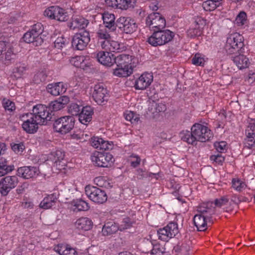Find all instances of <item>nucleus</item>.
I'll return each instance as SVG.
<instances>
[{
    "mask_svg": "<svg viewBox=\"0 0 255 255\" xmlns=\"http://www.w3.org/2000/svg\"><path fill=\"white\" fill-rule=\"evenodd\" d=\"M43 30V25L41 23H37L33 25L30 31L35 33L38 37H41L40 35Z\"/></svg>",
    "mask_w": 255,
    "mask_h": 255,
    "instance_id": "5fc2aeb1",
    "label": "nucleus"
},
{
    "mask_svg": "<svg viewBox=\"0 0 255 255\" xmlns=\"http://www.w3.org/2000/svg\"><path fill=\"white\" fill-rule=\"evenodd\" d=\"M116 28L127 34H130L136 30L137 25L133 19L130 17H120L116 21Z\"/></svg>",
    "mask_w": 255,
    "mask_h": 255,
    "instance_id": "f8f14e48",
    "label": "nucleus"
},
{
    "mask_svg": "<svg viewBox=\"0 0 255 255\" xmlns=\"http://www.w3.org/2000/svg\"><path fill=\"white\" fill-rule=\"evenodd\" d=\"M232 187L237 191H241L246 187V183L239 178H233L232 180Z\"/></svg>",
    "mask_w": 255,
    "mask_h": 255,
    "instance_id": "4c0bfd02",
    "label": "nucleus"
},
{
    "mask_svg": "<svg viewBox=\"0 0 255 255\" xmlns=\"http://www.w3.org/2000/svg\"><path fill=\"white\" fill-rule=\"evenodd\" d=\"M25 115H23L21 117L22 120L24 122L22 125V128L24 130L29 133H34L37 131L38 128V125L40 124L36 122L34 118L30 116L27 119H25Z\"/></svg>",
    "mask_w": 255,
    "mask_h": 255,
    "instance_id": "a211bd4d",
    "label": "nucleus"
},
{
    "mask_svg": "<svg viewBox=\"0 0 255 255\" xmlns=\"http://www.w3.org/2000/svg\"><path fill=\"white\" fill-rule=\"evenodd\" d=\"M75 226L79 230L88 231L92 228L93 222L89 218L83 217L76 221Z\"/></svg>",
    "mask_w": 255,
    "mask_h": 255,
    "instance_id": "393cba45",
    "label": "nucleus"
},
{
    "mask_svg": "<svg viewBox=\"0 0 255 255\" xmlns=\"http://www.w3.org/2000/svg\"><path fill=\"white\" fill-rule=\"evenodd\" d=\"M23 40L28 43H32L33 46H38L41 45L43 42L41 37H38L35 35L30 30L26 32L23 36Z\"/></svg>",
    "mask_w": 255,
    "mask_h": 255,
    "instance_id": "5701e85b",
    "label": "nucleus"
},
{
    "mask_svg": "<svg viewBox=\"0 0 255 255\" xmlns=\"http://www.w3.org/2000/svg\"><path fill=\"white\" fill-rule=\"evenodd\" d=\"M56 195L54 194L48 195L44 198L39 204V207L44 209H48L54 206L57 201Z\"/></svg>",
    "mask_w": 255,
    "mask_h": 255,
    "instance_id": "bb28decb",
    "label": "nucleus"
},
{
    "mask_svg": "<svg viewBox=\"0 0 255 255\" xmlns=\"http://www.w3.org/2000/svg\"><path fill=\"white\" fill-rule=\"evenodd\" d=\"M14 56L13 54L12 51L10 48H8L7 51L5 53L4 55L3 54H2L1 56L0 57V59L1 60L3 59L5 60V64H8L9 62L11 61L13 59L12 56Z\"/></svg>",
    "mask_w": 255,
    "mask_h": 255,
    "instance_id": "8fccbe9b",
    "label": "nucleus"
},
{
    "mask_svg": "<svg viewBox=\"0 0 255 255\" xmlns=\"http://www.w3.org/2000/svg\"><path fill=\"white\" fill-rule=\"evenodd\" d=\"M65 152L61 149H57L52 152L49 155V160L52 162L53 167L58 170L64 169L65 162H64Z\"/></svg>",
    "mask_w": 255,
    "mask_h": 255,
    "instance_id": "2eb2a0df",
    "label": "nucleus"
},
{
    "mask_svg": "<svg viewBox=\"0 0 255 255\" xmlns=\"http://www.w3.org/2000/svg\"><path fill=\"white\" fill-rule=\"evenodd\" d=\"M19 182L17 176H7L0 181V193L2 196H6L14 188Z\"/></svg>",
    "mask_w": 255,
    "mask_h": 255,
    "instance_id": "ddd939ff",
    "label": "nucleus"
},
{
    "mask_svg": "<svg viewBox=\"0 0 255 255\" xmlns=\"http://www.w3.org/2000/svg\"><path fill=\"white\" fill-rule=\"evenodd\" d=\"M119 230V226L114 222H109L105 224L102 229V233L105 236L113 234Z\"/></svg>",
    "mask_w": 255,
    "mask_h": 255,
    "instance_id": "2f4dec72",
    "label": "nucleus"
},
{
    "mask_svg": "<svg viewBox=\"0 0 255 255\" xmlns=\"http://www.w3.org/2000/svg\"><path fill=\"white\" fill-rule=\"evenodd\" d=\"M150 111L152 113L164 112L166 110V105L162 102H155L152 101L149 107Z\"/></svg>",
    "mask_w": 255,
    "mask_h": 255,
    "instance_id": "f704fd0d",
    "label": "nucleus"
},
{
    "mask_svg": "<svg viewBox=\"0 0 255 255\" xmlns=\"http://www.w3.org/2000/svg\"><path fill=\"white\" fill-rule=\"evenodd\" d=\"M93 97L96 103L101 105L108 100L109 94L106 88L102 84L95 85Z\"/></svg>",
    "mask_w": 255,
    "mask_h": 255,
    "instance_id": "dca6fc26",
    "label": "nucleus"
},
{
    "mask_svg": "<svg viewBox=\"0 0 255 255\" xmlns=\"http://www.w3.org/2000/svg\"><path fill=\"white\" fill-rule=\"evenodd\" d=\"M90 41L89 32L86 30L76 33L72 38V46L76 50H83Z\"/></svg>",
    "mask_w": 255,
    "mask_h": 255,
    "instance_id": "9d476101",
    "label": "nucleus"
},
{
    "mask_svg": "<svg viewBox=\"0 0 255 255\" xmlns=\"http://www.w3.org/2000/svg\"><path fill=\"white\" fill-rule=\"evenodd\" d=\"M84 61V58L82 56H75L70 59V63L77 67H81Z\"/></svg>",
    "mask_w": 255,
    "mask_h": 255,
    "instance_id": "3c124183",
    "label": "nucleus"
},
{
    "mask_svg": "<svg viewBox=\"0 0 255 255\" xmlns=\"http://www.w3.org/2000/svg\"><path fill=\"white\" fill-rule=\"evenodd\" d=\"M228 203H229V195L223 196L215 200V205L218 207H221Z\"/></svg>",
    "mask_w": 255,
    "mask_h": 255,
    "instance_id": "a18cd8bd",
    "label": "nucleus"
},
{
    "mask_svg": "<svg viewBox=\"0 0 255 255\" xmlns=\"http://www.w3.org/2000/svg\"><path fill=\"white\" fill-rule=\"evenodd\" d=\"M146 24L153 31L161 30L165 27L166 21L159 13L152 12L146 17Z\"/></svg>",
    "mask_w": 255,
    "mask_h": 255,
    "instance_id": "9b49d317",
    "label": "nucleus"
},
{
    "mask_svg": "<svg viewBox=\"0 0 255 255\" xmlns=\"http://www.w3.org/2000/svg\"><path fill=\"white\" fill-rule=\"evenodd\" d=\"M198 213L193 219L194 224L198 231H204L207 228V221L215 213V209L208 204H203L197 207Z\"/></svg>",
    "mask_w": 255,
    "mask_h": 255,
    "instance_id": "7ed1b4c3",
    "label": "nucleus"
},
{
    "mask_svg": "<svg viewBox=\"0 0 255 255\" xmlns=\"http://www.w3.org/2000/svg\"><path fill=\"white\" fill-rule=\"evenodd\" d=\"M26 117L31 116L34 118L40 125H46L48 121H53V117L49 112L48 107L39 104L33 107L32 113H27Z\"/></svg>",
    "mask_w": 255,
    "mask_h": 255,
    "instance_id": "39448f33",
    "label": "nucleus"
},
{
    "mask_svg": "<svg viewBox=\"0 0 255 255\" xmlns=\"http://www.w3.org/2000/svg\"><path fill=\"white\" fill-rule=\"evenodd\" d=\"M128 161L129 162L131 166L133 168H135L140 164L141 159L138 155L132 154L129 156Z\"/></svg>",
    "mask_w": 255,
    "mask_h": 255,
    "instance_id": "de8ad7c7",
    "label": "nucleus"
},
{
    "mask_svg": "<svg viewBox=\"0 0 255 255\" xmlns=\"http://www.w3.org/2000/svg\"><path fill=\"white\" fill-rule=\"evenodd\" d=\"M211 160L216 162L218 164H221L224 161V157L221 154L213 155L210 156Z\"/></svg>",
    "mask_w": 255,
    "mask_h": 255,
    "instance_id": "e2e57ef3",
    "label": "nucleus"
},
{
    "mask_svg": "<svg viewBox=\"0 0 255 255\" xmlns=\"http://www.w3.org/2000/svg\"><path fill=\"white\" fill-rule=\"evenodd\" d=\"M54 250L60 255H77L76 250L67 245H58L55 247Z\"/></svg>",
    "mask_w": 255,
    "mask_h": 255,
    "instance_id": "cd10ccee",
    "label": "nucleus"
},
{
    "mask_svg": "<svg viewBox=\"0 0 255 255\" xmlns=\"http://www.w3.org/2000/svg\"><path fill=\"white\" fill-rule=\"evenodd\" d=\"M62 84L57 83L55 84H48L47 87V90L48 93L53 96H58L63 91L61 87Z\"/></svg>",
    "mask_w": 255,
    "mask_h": 255,
    "instance_id": "72a5a7b5",
    "label": "nucleus"
},
{
    "mask_svg": "<svg viewBox=\"0 0 255 255\" xmlns=\"http://www.w3.org/2000/svg\"><path fill=\"white\" fill-rule=\"evenodd\" d=\"M48 108L51 114L53 111H57L63 108L61 106V104L59 103L58 100L51 102L49 104Z\"/></svg>",
    "mask_w": 255,
    "mask_h": 255,
    "instance_id": "09e8293b",
    "label": "nucleus"
},
{
    "mask_svg": "<svg viewBox=\"0 0 255 255\" xmlns=\"http://www.w3.org/2000/svg\"><path fill=\"white\" fill-rule=\"evenodd\" d=\"M88 140L92 143H113V141H109L104 139L103 138L99 136H94L92 137H90L88 134L81 133L80 138H79V142H84L87 141Z\"/></svg>",
    "mask_w": 255,
    "mask_h": 255,
    "instance_id": "c85d7f7f",
    "label": "nucleus"
},
{
    "mask_svg": "<svg viewBox=\"0 0 255 255\" xmlns=\"http://www.w3.org/2000/svg\"><path fill=\"white\" fill-rule=\"evenodd\" d=\"M134 118V113L131 112H129L128 113L125 114V119L127 121H130L131 123H133V121L137 122L139 118L138 117H135Z\"/></svg>",
    "mask_w": 255,
    "mask_h": 255,
    "instance_id": "69168bd1",
    "label": "nucleus"
},
{
    "mask_svg": "<svg viewBox=\"0 0 255 255\" xmlns=\"http://www.w3.org/2000/svg\"><path fill=\"white\" fill-rule=\"evenodd\" d=\"M101 46L103 49L111 52H120L124 49L123 44L114 40H106L101 42Z\"/></svg>",
    "mask_w": 255,
    "mask_h": 255,
    "instance_id": "412c9836",
    "label": "nucleus"
},
{
    "mask_svg": "<svg viewBox=\"0 0 255 255\" xmlns=\"http://www.w3.org/2000/svg\"><path fill=\"white\" fill-rule=\"evenodd\" d=\"M180 137L183 141L187 143H193L195 141L205 142L210 141L211 138L213 137V134L207 127L200 124H195L190 131H181Z\"/></svg>",
    "mask_w": 255,
    "mask_h": 255,
    "instance_id": "f257e3e1",
    "label": "nucleus"
},
{
    "mask_svg": "<svg viewBox=\"0 0 255 255\" xmlns=\"http://www.w3.org/2000/svg\"><path fill=\"white\" fill-rule=\"evenodd\" d=\"M89 24L88 20L83 17H75L72 19V21L69 23V26L71 29H84Z\"/></svg>",
    "mask_w": 255,
    "mask_h": 255,
    "instance_id": "a878e982",
    "label": "nucleus"
},
{
    "mask_svg": "<svg viewBox=\"0 0 255 255\" xmlns=\"http://www.w3.org/2000/svg\"><path fill=\"white\" fill-rule=\"evenodd\" d=\"M131 59L129 55L120 54L115 56L114 63L117 65V68L114 69L113 74L119 77H126L129 76L132 73L131 64Z\"/></svg>",
    "mask_w": 255,
    "mask_h": 255,
    "instance_id": "20e7f679",
    "label": "nucleus"
},
{
    "mask_svg": "<svg viewBox=\"0 0 255 255\" xmlns=\"http://www.w3.org/2000/svg\"><path fill=\"white\" fill-rule=\"evenodd\" d=\"M53 120L54 121L53 124L54 130L61 134H66L69 132L74 127L75 120L73 116L62 117L57 120L53 117Z\"/></svg>",
    "mask_w": 255,
    "mask_h": 255,
    "instance_id": "6e6552de",
    "label": "nucleus"
},
{
    "mask_svg": "<svg viewBox=\"0 0 255 255\" xmlns=\"http://www.w3.org/2000/svg\"><path fill=\"white\" fill-rule=\"evenodd\" d=\"M103 19L105 26L111 31H115L116 29V22L115 16L113 13L109 12H105L103 14Z\"/></svg>",
    "mask_w": 255,
    "mask_h": 255,
    "instance_id": "b1692460",
    "label": "nucleus"
},
{
    "mask_svg": "<svg viewBox=\"0 0 255 255\" xmlns=\"http://www.w3.org/2000/svg\"><path fill=\"white\" fill-rule=\"evenodd\" d=\"M44 15L59 21H66L69 18L65 10L57 6H52L46 9Z\"/></svg>",
    "mask_w": 255,
    "mask_h": 255,
    "instance_id": "4468645a",
    "label": "nucleus"
},
{
    "mask_svg": "<svg viewBox=\"0 0 255 255\" xmlns=\"http://www.w3.org/2000/svg\"><path fill=\"white\" fill-rule=\"evenodd\" d=\"M82 108V106L78 105L77 104L72 103L69 107L68 112L71 114L73 117H74V116H77L79 115Z\"/></svg>",
    "mask_w": 255,
    "mask_h": 255,
    "instance_id": "ea45409f",
    "label": "nucleus"
},
{
    "mask_svg": "<svg viewBox=\"0 0 255 255\" xmlns=\"http://www.w3.org/2000/svg\"><path fill=\"white\" fill-rule=\"evenodd\" d=\"M5 162L6 161L4 160V163L2 162V165H0V177L4 176L14 169L13 165L8 166L5 164Z\"/></svg>",
    "mask_w": 255,
    "mask_h": 255,
    "instance_id": "c03bdc74",
    "label": "nucleus"
},
{
    "mask_svg": "<svg viewBox=\"0 0 255 255\" xmlns=\"http://www.w3.org/2000/svg\"><path fill=\"white\" fill-rule=\"evenodd\" d=\"M247 14L244 11H241L237 16L235 22L238 25H243L247 23Z\"/></svg>",
    "mask_w": 255,
    "mask_h": 255,
    "instance_id": "79ce46f5",
    "label": "nucleus"
},
{
    "mask_svg": "<svg viewBox=\"0 0 255 255\" xmlns=\"http://www.w3.org/2000/svg\"><path fill=\"white\" fill-rule=\"evenodd\" d=\"M165 228L172 238L179 232L178 225L175 222L169 223Z\"/></svg>",
    "mask_w": 255,
    "mask_h": 255,
    "instance_id": "e433bc0d",
    "label": "nucleus"
},
{
    "mask_svg": "<svg viewBox=\"0 0 255 255\" xmlns=\"http://www.w3.org/2000/svg\"><path fill=\"white\" fill-rule=\"evenodd\" d=\"M106 3L110 6L119 7L121 6L120 0H105Z\"/></svg>",
    "mask_w": 255,
    "mask_h": 255,
    "instance_id": "338daca9",
    "label": "nucleus"
},
{
    "mask_svg": "<svg viewBox=\"0 0 255 255\" xmlns=\"http://www.w3.org/2000/svg\"><path fill=\"white\" fill-rule=\"evenodd\" d=\"M233 61L240 69L248 67L249 59L244 55L239 54L235 57H232Z\"/></svg>",
    "mask_w": 255,
    "mask_h": 255,
    "instance_id": "473e14b6",
    "label": "nucleus"
},
{
    "mask_svg": "<svg viewBox=\"0 0 255 255\" xmlns=\"http://www.w3.org/2000/svg\"><path fill=\"white\" fill-rule=\"evenodd\" d=\"M165 249L159 244H156L153 246L150 252V255H165Z\"/></svg>",
    "mask_w": 255,
    "mask_h": 255,
    "instance_id": "a19ab883",
    "label": "nucleus"
},
{
    "mask_svg": "<svg viewBox=\"0 0 255 255\" xmlns=\"http://www.w3.org/2000/svg\"><path fill=\"white\" fill-rule=\"evenodd\" d=\"M220 1L216 0H208L203 2L202 7L206 11H212L219 6Z\"/></svg>",
    "mask_w": 255,
    "mask_h": 255,
    "instance_id": "c9c22d12",
    "label": "nucleus"
},
{
    "mask_svg": "<svg viewBox=\"0 0 255 255\" xmlns=\"http://www.w3.org/2000/svg\"><path fill=\"white\" fill-rule=\"evenodd\" d=\"M244 37L238 33L231 34L227 39L225 49L228 54L239 52L243 48Z\"/></svg>",
    "mask_w": 255,
    "mask_h": 255,
    "instance_id": "423d86ee",
    "label": "nucleus"
},
{
    "mask_svg": "<svg viewBox=\"0 0 255 255\" xmlns=\"http://www.w3.org/2000/svg\"><path fill=\"white\" fill-rule=\"evenodd\" d=\"M153 80L152 75L145 73L142 74L135 82L136 89L144 90L148 87Z\"/></svg>",
    "mask_w": 255,
    "mask_h": 255,
    "instance_id": "6ab92c4d",
    "label": "nucleus"
},
{
    "mask_svg": "<svg viewBox=\"0 0 255 255\" xmlns=\"http://www.w3.org/2000/svg\"><path fill=\"white\" fill-rule=\"evenodd\" d=\"M29 184L27 182H23L20 185L18 186L16 189V192L18 194H21L23 193L28 189Z\"/></svg>",
    "mask_w": 255,
    "mask_h": 255,
    "instance_id": "052dcab7",
    "label": "nucleus"
},
{
    "mask_svg": "<svg viewBox=\"0 0 255 255\" xmlns=\"http://www.w3.org/2000/svg\"><path fill=\"white\" fill-rule=\"evenodd\" d=\"M157 235L159 240L167 242L170 239L171 237L169 236L167 230L165 227L160 229L157 231Z\"/></svg>",
    "mask_w": 255,
    "mask_h": 255,
    "instance_id": "58836bf2",
    "label": "nucleus"
},
{
    "mask_svg": "<svg viewBox=\"0 0 255 255\" xmlns=\"http://www.w3.org/2000/svg\"><path fill=\"white\" fill-rule=\"evenodd\" d=\"M47 75L45 72L40 71L37 73L33 77V82L35 84H39L44 82L46 79Z\"/></svg>",
    "mask_w": 255,
    "mask_h": 255,
    "instance_id": "37998d69",
    "label": "nucleus"
},
{
    "mask_svg": "<svg viewBox=\"0 0 255 255\" xmlns=\"http://www.w3.org/2000/svg\"><path fill=\"white\" fill-rule=\"evenodd\" d=\"M40 173L39 169L35 166H25L19 168L17 174L24 179L36 177Z\"/></svg>",
    "mask_w": 255,
    "mask_h": 255,
    "instance_id": "f3484780",
    "label": "nucleus"
},
{
    "mask_svg": "<svg viewBox=\"0 0 255 255\" xmlns=\"http://www.w3.org/2000/svg\"><path fill=\"white\" fill-rule=\"evenodd\" d=\"M66 39L62 36L58 37L54 41V46L58 49H61L65 45Z\"/></svg>",
    "mask_w": 255,
    "mask_h": 255,
    "instance_id": "4d7b16f0",
    "label": "nucleus"
},
{
    "mask_svg": "<svg viewBox=\"0 0 255 255\" xmlns=\"http://www.w3.org/2000/svg\"><path fill=\"white\" fill-rule=\"evenodd\" d=\"M246 133V141L248 142H253V143H255V131H252L249 129H247Z\"/></svg>",
    "mask_w": 255,
    "mask_h": 255,
    "instance_id": "bf43d9fd",
    "label": "nucleus"
},
{
    "mask_svg": "<svg viewBox=\"0 0 255 255\" xmlns=\"http://www.w3.org/2000/svg\"><path fill=\"white\" fill-rule=\"evenodd\" d=\"M191 243L190 241L174 247V250L178 255H189Z\"/></svg>",
    "mask_w": 255,
    "mask_h": 255,
    "instance_id": "7c9ffc66",
    "label": "nucleus"
},
{
    "mask_svg": "<svg viewBox=\"0 0 255 255\" xmlns=\"http://www.w3.org/2000/svg\"><path fill=\"white\" fill-rule=\"evenodd\" d=\"M132 222L129 218H126L123 219L121 224L119 225V230L121 231L127 229L130 227Z\"/></svg>",
    "mask_w": 255,
    "mask_h": 255,
    "instance_id": "603ef678",
    "label": "nucleus"
},
{
    "mask_svg": "<svg viewBox=\"0 0 255 255\" xmlns=\"http://www.w3.org/2000/svg\"><path fill=\"white\" fill-rule=\"evenodd\" d=\"M93 146L97 149L91 156L93 164L102 167L111 165L113 162V157L111 154L106 152L109 150L108 144H93Z\"/></svg>",
    "mask_w": 255,
    "mask_h": 255,
    "instance_id": "f03ea898",
    "label": "nucleus"
},
{
    "mask_svg": "<svg viewBox=\"0 0 255 255\" xmlns=\"http://www.w3.org/2000/svg\"><path fill=\"white\" fill-rule=\"evenodd\" d=\"M12 150L17 154H21L25 149L24 144H12Z\"/></svg>",
    "mask_w": 255,
    "mask_h": 255,
    "instance_id": "0e129e2a",
    "label": "nucleus"
},
{
    "mask_svg": "<svg viewBox=\"0 0 255 255\" xmlns=\"http://www.w3.org/2000/svg\"><path fill=\"white\" fill-rule=\"evenodd\" d=\"M97 36L99 39H104V41L109 40L110 35L106 31L100 29L97 32Z\"/></svg>",
    "mask_w": 255,
    "mask_h": 255,
    "instance_id": "680f3d73",
    "label": "nucleus"
},
{
    "mask_svg": "<svg viewBox=\"0 0 255 255\" xmlns=\"http://www.w3.org/2000/svg\"><path fill=\"white\" fill-rule=\"evenodd\" d=\"M93 111L91 107L85 106L82 108L79 114V121L84 125H87L91 120Z\"/></svg>",
    "mask_w": 255,
    "mask_h": 255,
    "instance_id": "4be33fe9",
    "label": "nucleus"
},
{
    "mask_svg": "<svg viewBox=\"0 0 255 255\" xmlns=\"http://www.w3.org/2000/svg\"><path fill=\"white\" fill-rule=\"evenodd\" d=\"M192 63L196 66H203L205 60L200 54L196 53L192 58Z\"/></svg>",
    "mask_w": 255,
    "mask_h": 255,
    "instance_id": "864d4df0",
    "label": "nucleus"
},
{
    "mask_svg": "<svg viewBox=\"0 0 255 255\" xmlns=\"http://www.w3.org/2000/svg\"><path fill=\"white\" fill-rule=\"evenodd\" d=\"M3 105L5 110L9 112H12L15 109L14 103L10 100H7L5 102H3Z\"/></svg>",
    "mask_w": 255,
    "mask_h": 255,
    "instance_id": "13d9d810",
    "label": "nucleus"
},
{
    "mask_svg": "<svg viewBox=\"0 0 255 255\" xmlns=\"http://www.w3.org/2000/svg\"><path fill=\"white\" fill-rule=\"evenodd\" d=\"M115 55L107 51H100L97 54L98 61L102 64L107 66H111L114 64Z\"/></svg>",
    "mask_w": 255,
    "mask_h": 255,
    "instance_id": "aec40b11",
    "label": "nucleus"
},
{
    "mask_svg": "<svg viewBox=\"0 0 255 255\" xmlns=\"http://www.w3.org/2000/svg\"><path fill=\"white\" fill-rule=\"evenodd\" d=\"M241 202L240 198L236 195H233L230 198V201L229 200V204H235L238 205Z\"/></svg>",
    "mask_w": 255,
    "mask_h": 255,
    "instance_id": "774afa93",
    "label": "nucleus"
},
{
    "mask_svg": "<svg viewBox=\"0 0 255 255\" xmlns=\"http://www.w3.org/2000/svg\"><path fill=\"white\" fill-rule=\"evenodd\" d=\"M153 31L147 40V42L153 46L163 45L171 41L174 36L173 33L169 30L154 29Z\"/></svg>",
    "mask_w": 255,
    "mask_h": 255,
    "instance_id": "0eeeda50",
    "label": "nucleus"
},
{
    "mask_svg": "<svg viewBox=\"0 0 255 255\" xmlns=\"http://www.w3.org/2000/svg\"><path fill=\"white\" fill-rule=\"evenodd\" d=\"M71 205L74 211H87L90 209L89 204L81 199L73 200Z\"/></svg>",
    "mask_w": 255,
    "mask_h": 255,
    "instance_id": "c756f323",
    "label": "nucleus"
},
{
    "mask_svg": "<svg viewBox=\"0 0 255 255\" xmlns=\"http://www.w3.org/2000/svg\"><path fill=\"white\" fill-rule=\"evenodd\" d=\"M121 6L120 8L128 9V8H133L136 2V0H120Z\"/></svg>",
    "mask_w": 255,
    "mask_h": 255,
    "instance_id": "49530a36",
    "label": "nucleus"
},
{
    "mask_svg": "<svg viewBox=\"0 0 255 255\" xmlns=\"http://www.w3.org/2000/svg\"><path fill=\"white\" fill-rule=\"evenodd\" d=\"M86 195L93 202L103 204L107 200V195L104 190L92 186H86L85 188Z\"/></svg>",
    "mask_w": 255,
    "mask_h": 255,
    "instance_id": "1a4fd4ad",
    "label": "nucleus"
},
{
    "mask_svg": "<svg viewBox=\"0 0 255 255\" xmlns=\"http://www.w3.org/2000/svg\"><path fill=\"white\" fill-rule=\"evenodd\" d=\"M94 182L97 185L101 187H108L109 183L106 181L104 177L99 176L94 179Z\"/></svg>",
    "mask_w": 255,
    "mask_h": 255,
    "instance_id": "6e6d98bb",
    "label": "nucleus"
}]
</instances>
